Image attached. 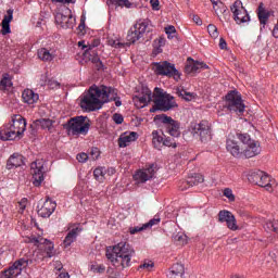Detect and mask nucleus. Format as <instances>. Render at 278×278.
<instances>
[{
  "instance_id": "obj_1",
  "label": "nucleus",
  "mask_w": 278,
  "mask_h": 278,
  "mask_svg": "<svg viewBox=\"0 0 278 278\" xmlns=\"http://www.w3.org/2000/svg\"><path fill=\"white\" fill-rule=\"evenodd\" d=\"M118 92L116 89L108 86L93 85L89 88L88 92L85 93L80 100V108L86 112H97L101 110L104 103L110 101H116Z\"/></svg>"
},
{
  "instance_id": "obj_2",
  "label": "nucleus",
  "mask_w": 278,
  "mask_h": 278,
  "mask_svg": "<svg viewBox=\"0 0 278 278\" xmlns=\"http://www.w3.org/2000/svg\"><path fill=\"white\" fill-rule=\"evenodd\" d=\"M135 255L136 250L129 243L123 241L114 245L112 250H106V257L119 270L129 268L131 266V257Z\"/></svg>"
},
{
  "instance_id": "obj_3",
  "label": "nucleus",
  "mask_w": 278,
  "mask_h": 278,
  "mask_svg": "<svg viewBox=\"0 0 278 278\" xmlns=\"http://www.w3.org/2000/svg\"><path fill=\"white\" fill-rule=\"evenodd\" d=\"M27 129V121L22 115H13L11 122L0 128V140H16Z\"/></svg>"
},
{
  "instance_id": "obj_4",
  "label": "nucleus",
  "mask_w": 278,
  "mask_h": 278,
  "mask_svg": "<svg viewBox=\"0 0 278 278\" xmlns=\"http://www.w3.org/2000/svg\"><path fill=\"white\" fill-rule=\"evenodd\" d=\"M153 103L154 106L150 110V112H168V110H173V108L177 106V103H175L174 98L164 92V89L162 88H154L153 92Z\"/></svg>"
},
{
  "instance_id": "obj_5",
  "label": "nucleus",
  "mask_w": 278,
  "mask_h": 278,
  "mask_svg": "<svg viewBox=\"0 0 278 278\" xmlns=\"http://www.w3.org/2000/svg\"><path fill=\"white\" fill-rule=\"evenodd\" d=\"M87 121L86 116L72 117L63 127L70 136H86L90 131V123Z\"/></svg>"
},
{
  "instance_id": "obj_6",
  "label": "nucleus",
  "mask_w": 278,
  "mask_h": 278,
  "mask_svg": "<svg viewBox=\"0 0 278 278\" xmlns=\"http://www.w3.org/2000/svg\"><path fill=\"white\" fill-rule=\"evenodd\" d=\"M248 181H250V184H254V186L265 188L267 192H273V189L277 186L275 179H271L266 172H262L260 169L250 172L248 175Z\"/></svg>"
},
{
  "instance_id": "obj_7",
  "label": "nucleus",
  "mask_w": 278,
  "mask_h": 278,
  "mask_svg": "<svg viewBox=\"0 0 278 278\" xmlns=\"http://www.w3.org/2000/svg\"><path fill=\"white\" fill-rule=\"evenodd\" d=\"M152 71H154L155 75H160L162 77H173L176 81H179L181 77V74L175 67V64L168 61L152 63Z\"/></svg>"
},
{
  "instance_id": "obj_8",
  "label": "nucleus",
  "mask_w": 278,
  "mask_h": 278,
  "mask_svg": "<svg viewBox=\"0 0 278 278\" xmlns=\"http://www.w3.org/2000/svg\"><path fill=\"white\" fill-rule=\"evenodd\" d=\"M226 108L235 114H243L247 105H244L240 92L232 90L226 94Z\"/></svg>"
},
{
  "instance_id": "obj_9",
  "label": "nucleus",
  "mask_w": 278,
  "mask_h": 278,
  "mask_svg": "<svg viewBox=\"0 0 278 278\" xmlns=\"http://www.w3.org/2000/svg\"><path fill=\"white\" fill-rule=\"evenodd\" d=\"M34 261H27V258H20L15 261L8 269L3 270L0 278H14L21 277L23 270L27 268Z\"/></svg>"
},
{
  "instance_id": "obj_10",
  "label": "nucleus",
  "mask_w": 278,
  "mask_h": 278,
  "mask_svg": "<svg viewBox=\"0 0 278 278\" xmlns=\"http://www.w3.org/2000/svg\"><path fill=\"white\" fill-rule=\"evenodd\" d=\"M157 121L163 123L166 134H169L173 138H179L181 136L179 122L173 119L167 115H156Z\"/></svg>"
},
{
  "instance_id": "obj_11",
  "label": "nucleus",
  "mask_w": 278,
  "mask_h": 278,
  "mask_svg": "<svg viewBox=\"0 0 278 278\" xmlns=\"http://www.w3.org/2000/svg\"><path fill=\"white\" fill-rule=\"evenodd\" d=\"M230 10L233 14V20L237 25H242V23H249V21H251V16L249 15V12L244 8V5H242V1H235L233 4L230 7Z\"/></svg>"
},
{
  "instance_id": "obj_12",
  "label": "nucleus",
  "mask_w": 278,
  "mask_h": 278,
  "mask_svg": "<svg viewBox=\"0 0 278 278\" xmlns=\"http://www.w3.org/2000/svg\"><path fill=\"white\" fill-rule=\"evenodd\" d=\"M28 242L35 244V247H38V249L41 250L47 257H54L55 248L53 245V242L41 237H30L28 239Z\"/></svg>"
},
{
  "instance_id": "obj_13",
  "label": "nucleus",
  "mask_w": 278,
  "mask_h": 278,
  "mask_svg": "<svg viewBox=\"0 0 278 278\" xmlns=\"http://www.w3.org/2000/svg\"><path fill=\"white\" fill-rule=\"evenodd\" d=\"M147 29H149V20H143L137 23L134 26V28H131L128 31V35H127L128 42H131L132 45L135 42H138V40H140V38H142L144 34H147Z\"/></svg>"
},
{
  "instance_id": "obj_14",
  "label": "nucleus",
  "mask_w": 278,
  "mask_h": 278,
  "mask_svg": "<svg viewBox=\"0 0 278 278\" xmlns=\"http://www.w3.org/2000/svg\"><path fill=\"white\" fill-rule=\"evenodd\" d=\"M31 174H33V185L36 188H40L42 186V181H45V165L40 161H36L31 163Z\"/></svg>"
},
{
  "instance_id": "obj_15",
  "label": "nucleus",
  "mask_w": 278,
  "mask_h": 278,
  "mask_svg": "<svg viewBox=\"0 0 278 278\" xmlns=\"http://www.w3.org/2000/svg\"><path fill=\"white\" fill-rule=\"evenodd\" d=\"M55 23L62 27V29H73V27H75V17L71 14V10H66L65 13H56Z\"/></svg>"
},
{
  "instance_id": "obj_16",
  "label": "nucleus",
  "mask_w": 278,
  "mask_h": 278,
  "mask_svg": "<svg viewBox=\"0 0 278 278\" xmlns=\"http://www.w3.org/2000/svg\"><path fill=\"white\" fill-rule=\"evenodd\" d=\"M136 108H147L151 101H153V92L148 87H142L141 94L135 96L132 99Z\"/></svg>"
},
{
  "instance_id": "obj_17",
  "label": "nucleus",
  "mask_w": 278,
  "mask_h": 278,
  "mask_svg": "<svg viewBox=\"0 0 278 278\" xmlns=\"http://www.w3.org/2000/svg\"><path fill=\"white\" fill-rule=\"evenodd\" d=\"M219 223H226L228 229L230 231H238V223L236 220V216H233L232 212L229 211H220L218 213Z\"/></svg>"
},
{
  "instance_id": "obj_18",
  "label": "nucleus",
  "mask_w": 278,
  "mask_h": 278,
  "mask_svg": "<svg viewBox=\"0 0 278 278\" xmlns=\"http://www.w3.org/2000/svg\"><path fill=\"white\" fill-rule=\"evenodd\" d=\"M226 149L233 157H240L242 155V149L236 141V135L230 132L226 140Z\"/></svg>"
},
{
  "instance_id": "obj_19",
  "label": "nucleus",
  "mask_w": 278,
  "mask_h": 278,
  "mask_svg": "<svg viewBox=\"0 0 278 278\" xmlns=\"http://www.w3.org/2000/svg\"><path fill=\"white\" fill-rule=\"evenodd\" d=\"M154 175H155V164H151L147 168L137 172L134 175V179L135 181H138V184H146V181H149V179H153Z\"/></svg>"
},
{
  "instance_id": "obj_20",
  "label": "nucleus",
  "mask_w": 278,
  "mask_h": 278,
  "mask_svg": "<svg viewBox=\"0 0 278 278\" xmlns=\"http://www.w3.org/2000/svg\"><path fill=\"white\" fill-rule=\"evenodd\" d=\"M194 134L200 136L201 142H210V140H212V129L205 122L194 126Z\"/></svg>"
},
{
  "instance_id": "obj_21",
  "label": "nucleus",
  "mask_w": 278,
  "mask_h": 278,
  "mask_svg": "<svg viewBox=\"0 0 278 278\" xmlns=\"http://www.w3.org/2000/svg\"><path fill=\"white\" fill-rule=\"evenodd\" d=\"M36 127H40L43 131H48V134H55L58 129V122L51 118H39L35 122Z\"/></svg>"
},
{
  "instance_id": "obj_22",
  "label": "nucleus",
  "mask_w": 278,
  "mask_h": 278,
  "mask_svg": "<svg viewBox=\"0 0 278 278\" xmlns=\"http://www.w3.org/2000/svg\"><path fill=\"white\" fill-rule=\"evenodd\" d=\"M203 68H210V66L204 62L194 61L192 58L187 59V64L185 66V73H187V75L199 73Z\"/></svg>"
},
{
  "instance_id": "obj_23",
  "label": "nucleus",
  "mask_w": 278,
  "mask_h": 278,
  "mask_svg": "<svg viewBox=\"0 0 278 278\" xmlns=\"http://www.w3.org/2000/svg\"><path fill=\"white\" fill-rule=\"evenodd\" d=\"M55 207H58V204L52 201L51 199H47L40 208H38L37 214L38 216H41V218H49L53 212H55Z\"/></svg>"
},
{
  "instance_id": "obj_24",
  "label": "nucleus",
  "mask_w": 278,
  "mask_h": 278,
  "mask_svg": "<svg viewBox=\"0 0 278 278\" xmlns=\"http://www.w3.org/2000/svg\"><path fill=\"white\" fill-rule=\"evenodd\" d=\"M136 140H138V132H124L118 138V147L125 149V147H129V144H131V142H136Z\"/></svg>"
},
{
  "instance_id": "obj_25",
  "label": "nucleus",
  "mask_w": 278,
  "mask_h": 278,
  "mask_svg": "<svg viewBox=\"0 0 278 278\" xmlns=\"http://www.w3.org/2000/svg\"><path fill=\"white\" fill-rule=\"evenodd\" d=\"M84 56L89 60V62H92V64H96L98 71H101V68H103V63L101 62V59H99L97 51L93 50L91 47L85 50Z\"/></svg>"
},
{
  "instance_id": "obj_26",
  "label": "nucleus",
  "mask_w": 278,
  "mask_h": 278,
  "mask_svg": "<svg viewBox=\"0 0 278 278\" xmlns=\"http://www.w3.org/2000/svg\"><path fill=\"white\" fill-rule=\"evenodd\" d=\"M55 55V50L53 49L40 48L37 50V58L41 60V62H53Z\"/></svg>"
},
{
  "instance_id": "obj_27",
  "label": "nucleus",
  "mask_w": 278,
  "mask_h": 278,
  "mask_svg": "<svg viewBox=\"0 0 278 278\" xmlns=\"http://www.w3.org/2000/svg\"><path fill=\"white\" fill-rule=\"evenodd\" d=\"M261 152L262 148H260V143L256 141L248 143V146L242 149L244 157H255V155H260Z\"/></svg>"
},
{
  "instance_id": "obj_28",
  "label": "nucleus",
  "mask_w": 278,
  "mask_h": 278,
  "mask_svg": "<svg viewBox=\"0 0 278 278\" xmlns=\"http://www.w3.org/2000/svg\"><path fill=\"white\" fill-rule=\"evenodd\" d=\"M184 275H186V267L181 263H176L169 268L167 278H184Z\"/></svg>"
},
{
  "instance_id": "obj_29",
  "label": "nucleus",
  "mask_w": 278,
  "mask_h": 278,
  "mask_svg": "<svg viewBox=\"0 0 278 278\" xmlns=\"http://www.w3.org/2000/svg\"><path fill=\"white\" fill-rule=\"evenodd\" d=\"M12 18H14V10L12 9H9L7 11V15L3 16V20H2V29H1V34L2 36H8V34L11 33V29H10V23H12Z\"/></svg>"
},
{
  "instance_id": "obj_30",
  "label": "nucleus",
  "mask_w": 278,
  "mask_h": 278,
  "mask_svg": "<svg viewBox=\"0 0 278 278\" xmlns=\"http://www.w3.org/2000/svg\"><path fill=\"white\" fill-rule=\"evenodd\" d=\"M22 99L24 103H27L28 105H34V103L38 102L40 96H38V93L34 92V90L31 89H25L22 93Z\"/></svg>"
},
{
  "instance_id": "obj_31",
  "label": "nucleus",
  "mask_w": 278,
  "mask_h": 278,
  "mask_svg": "<svg viewBox=\"0 0 278 278\" xmlns=\"http://www.w3.org/2000/svg\"><path fill=\"white\" fill-rule=\"evenodd\" d=\"M81 232V229L79 227H75L70 232L66 235L64 241H63V247L67 249V247H71L73 242L77 240V237Z\"/></svg>"
},
{
  "instance_id": "obj_32",
  "label": "nucleus",
  "mask_w": 278,
  "mask_h": 278,
  "mask_svg": "<svg viewBox=\"0 0 278 278\" xmlns=\"http://www.w3.org/2000/svg\"><path fill=\"white\" fill-rule=\"evenodd\" d=\"M18 166H23V155L14 153L9 157L7 162V168L12 170V168H18Z\"/></svg>"
},
{
  "instance_id": "obj_33",
  "label": "nucleus",
  "mask_w": 278,
  "mask_h": 278,
  "mask_svg": "<svg viewBox=\"0 0 278 278\" xmlns=\"http://www.w3.org/2000/svg\"><path fill=\"white\" fill-rule=\"evenodd\" d=\"M152 144L154 149H157L159 151H162V147H164V137H162L157 130L152 132Z\"/></svg>"
},
{
  "instance_id": "obj_34",
  "label": "nucleus",
  "mask_w": 278,
  "mask_h": 278,
  "mask_svg": "<svg viewBox=\"0 0 278 278\" xmlns=\"http://www.w3.org/2000/svg\"><path fill=\"white\" fill-rule=\"evenodd\" d=\"M47 258L46 254L42 253L40 248L34 253L33 258H26L27 262H33L29 266H36V264H40L42 260Z\"/></svg>"
},
{
  "instance_id": "obj_35",
  "label": "nucleus",
  "mask_w": 278,
  "mask_h": 278,
  "mask_svg": "<svg viewBox=\"0 0 278 278\" xmlns=\"http://www.w3.org/2000/svg\"><path fill=\"white\" fill-rule=\"evenodd\" d=\"M187 181L192 188L193 186H199V184H203V181H205V178H203V175L201 174H194L193 176L189 177Z\"/></svg>"
},
{
  "instance_id": "obj_36",
  "label": "nucleus",
  "mask_w": 278,
  "mask_h": 278,
  "mask_svg": "<svg viewBox=\"0 0 278 278\" xmlns=\"http://www.w3.org/2000/svg\"><path fill=\"white\" fill-rule=\"evenodd\" d=\"M269 16L270 15L268 14V12H266V10H264V8H262V4H261L258 7V20H260L261 25H266Z\"/></svg>"
},
{
  "instance_id": "obj_37",
  "label": "nucleus",
  "mask_w": 278,
  "mask_h": 278,
  "mask_svg": "<svg viewBox=\"0 0 278 278\" xmlns=\"http://www.w3.org/2000/svg\"><path fill=\"white\" fill-rule=\"evenodd\" d=\"M265 231H274L275 233H278V220H267L264 224Z\"/></svg>"
},
{
  "instance_id": "obj_38",
  "label": "nucleus",
  "mask_w": 278,
  "mask_h": 278,
  "mask_svg": "<svg viewBox=\"0 0 278 278\" xmlns=\"http://www.w3.org/2000/svg\"><path fill=\"white\" fill-rule=\"evenodd\" d=\"M166 45V38L160 37L154 40L153 47L156 53H162V47Z\"/></svg>"
},
{
  "instance_id": "obj_39",
  "label": "nucleus",
  "mask_w": 278,
  "mask_h": 278,
  "mask_svg": "<svg viewBox=\"0 0 278 278\" xmlns=\"http://www.w3.org/2000/svg\"><path fill=\"white\" fill-rule=\"evenodd\" d=\"M105 167H98L93 170V176L97 181H103L105 179Z\"/></svg>"
},
{
  "instance_id": "obj_40",
  "label": "nucleus",
  "mask_w": 278,
  "mask_h": 278,
  "mask_svg": "<svg viewBox=\"0 0 278 278\" xmlns=\"http://www.w3.org/2000/svg\"><path fill=\"white\" fill-rule=\"evenodd\" d=\"M238 139L245 146L251 144V142H255V140L251 139L249 134H238Z\"/></svg>"
},
{
  "instance_id": "obj_41",
  "label": "nucleus",
  "mask_w": 278,
  "mask_h": 278,
  "mask_svg": "<svg viewBox=\"0 0 278 278\" xmlns=\"http://www.w3.org/2000/svg\"><path fill=\"white\" fill-rule=\"evenodd\" d=\"M90 270L92 273H98L99 275H101V274L105 273V265H103V264H92L90 266Z\"/></svg>"
},
{
  "instance_id": "obj_42",
  "label": "nucleus",
  "mask_w": 278,
  "mask_h": 278,
  "mask_svg": "<svg viewBox=\"0 0 278 278\" xmlns=\"http://www.w3.org/2000/svg\"><path fill=\"white\" fill-rule=\"evenodd\" d=\"M10 88H12V80H10L7 77L2 78L1 81H0V90L5 91Z\"/></svg>"
},
{
  "instance_id": "obj_43",
  "label": "nucleus",
  "mask_w": 278,
  "mask_h": 278,
  "mask_svg": "<svg viewBox=\"0 0 278 278\" xmlns=\"http://www.w3.org/2000/svg\"><path fill=\"white\" fill-rule=\"evenodd\" d=\"M174 241L178 244H188V237L184 233H177L174 236Z\"/></svg>"
},
{
  "instance_id": "obj_44",
  "label": "nucleus",
  "mask_w": 278,
  "mask_h": 278,
  "mask_svg": "<svg viewBox=\"0 0 278 278\" xmlns=\"http://www.w3.org/2000/svg\"><path fill=\"white\" fill-rule=\"evenodd\" d=\"M207 31L212 38H218V28L214 24L207 26Z\"/></svg>"
},
{
  "instance_id": "obj_45",
  "label": "nucleus",
  "mask_w": 278,
  "mask_h": 278,
  "mask_svg": "<svg viewBox=\"0 0 278 278\" xmlns=\"http://www.w3.org/2000/svg\"><path fill=\"white\" fill-rule=\"evenodd\" d=\"M114 5H118L119 8H131V2L129 0H113Z\"/></svg>"
},
{
  "instance_id": "obj_46",
  "label": "nucleus",
  "mask_w": 278,
  "mask_h": 278,
  "mask_svg": "<svg viewBox=\"0 0 278 278\" xmlns=\"http://www.w3.org/2000/svg\"><path fill=\"white\" fill-rule=\"evenodd\" d=\"M160 217L155 216L154 218L150 219L148 223L143 224L146 229H151V227L159 225L160 223Z\"/></svg>"
},
{
  "instance_id": "obj_47",
  "label": "nucleus",
  "mask_w": 278,
  "mask_h": 278,
  "mask_svg": "<svg viewBox=\"0 0 278 278\" xmlns=\"http://www.w3.org/2000/svg\"><path fill=\"white\" fill-rule=\"evenodd\" d=\"M177 94H178V97H181L182 99H185V101L192 100V93L187 92L186 90H178Z\"/></svg>"
},
{
  "instance_id": "obj_48",
  "label": "nucleus",
  "mask_w": 278,
  "mask_h": 278,
  "mask_svg": "<svg viewBox=\"0 0 278 278\" xmlns=\"http://www.w3.org/2000/svg\"><path fill=\"white\" fill-rule=\"evenodd\" d=\"M163 147H173V149H175L177 148V142H175V139L167 137L163 139Z\"/></svg>"
},
{
  "instance_id": "obj_49",
  "label": "nucleus",
  "mask_w": 278,
  "mask_h": 278,
  "mask_svg": "<svg viewBox=\"0 0 278 278\" xmlns=\"http://www.w3.org/2000/svg\"><path fill=\"white\" fill-rule=\"evenodd\" d=\"M224 197L229 199V201H236V195H233V191L231 189H229V188H226L224 190Z\"/></svg>"
},
{
  "instance_id": "obj_50",
  "label": "nucleus",
  "mask_w": 278,
  "mask_h": 278,
  "mask_svg": "<svg viewBox=\"0 0 278 278\" xmlns=\"http://www.w3.org/2000/svg\"><path fill=\"white\" fill-rule=\"evenodd\" d=\"M146 229L147 227H144V224H143L142 226L129 228V233L134 236L135 233H139V231H146Z\"/></svg>"
},
{
  "instance_id": "obj_51",
  "label": "nucleus",
  "mask_w": 278,
  "mask_h": 278,
  "mask_svg": "<svg viewBox=\"0 0 278 278\" xmlns=\"http://www.w3.org/2000/svg\"><path fill=\"white\" fill-rule=\"evenodd\" d=\"M99 155H101V151H99V148H92L90 151V157L92 160H99Z\"/></svg>"
},
{
  "instance_id": "obj_52",
  "label": "nucleus",
  "mask_w": 278,
  "mask_h": 278,
  "mask_svg": "<svg viewBox=\"0 0 278 278\" xmlns=\"http://www.w3.org/2000/svg\"><path fill=\"white\" fill-rule=\"evenodd\" d=\"M113 121H114V123H116V125H123V121H125V119L121 114L115 113L113 115Z\"/></svg>"
},
{
  "instance_id": "obj_53",
  "label": "nucleus",
  "mask_w": 278,
  "mask_h": 278,
  "mask_svg": "<svg viewBox=\"0 0 278 278\" xmlns=\"http://www.w3.org/2000/svg\"><path fill=\"white\" fill-rule=\"evenodd\" d=\"M84 29H86V22L81 20L77 27L78 36H84Z\"/></svg>"
},
{
  "instance_id": "obj_54",
  "label": "nucleus",
  "mask_w": 278,
  "mask_h": 278,
  "mask_svg": "<svg viewBox=\"0 0 278 278\" xmlns=\"http://www.w3.org/2000/svg\"><path fill=\"white\" fill-rule=\"evenodd\" d=\"M76 160L80 163L88 162V155L84 152L79 153V154H77Z\"/></svg>"
},
{
  "instance_id": "obj_55",
  "label": "nucleus",
  "mask_w": 278,
  "mask_h": 278,
  "mask_svg": "<svg viewBox=\"0 0 278 278\" xmlns=\"http://www.w3.org/2000/svg\"><path fill=\"white\" fill-rule=\"evenodd\" d=\"M188 188H192L188 180H184L179 182V190L184 192V190H188Z\"/></svg>"
},
{
  "instance_id": "obj_56",
  "label": "nucleus",
  "mask_w": 278,
  "mask_h": 278,
  "mask_svg": "<svg viewBox=\"0 0 278 278\" xmlns=\"http://www.w3.org/2000/svg\"><path fill=\"white\" fill-rule=\"evenodd\" d=\"M153 266H155V264L150 261L148 263H143L142 265H140V268H146L147 270H151V268H153Z\"/></svg>"
},
{
  "instance_id": "obj_57",
  "label": "nucleus",
  "mask_w": 278,
  "mask_h": 278,
  "mask_svg": "<svg viewBox=\"0 0 278 278\" xmlns=\"http://www.w3.org/2000/svg\"><path fill=\"white\" fill-rule=\"evenodd\" d=\"M165 34H177V29L175 28V26L169 25L165 27Z\"/></svg>"
},
{
  "instance_id": "obj_58",
  "label": "nucleus",
  "mask_w": 278,
  "mask_h": 278,
  "mask_svg": "<svg viewBox=\"0 0 278 278\" xmlns=\"http://www.w3.org/2000/svg\"><path fill=\"white\" fill-rule=\"evenodd\" d=\"M106 274L109 275V278H116V270L112 267L108 268Z\"/></svg>"
},
{
  "instance_id": "obj_59",
  "label": "nucleus",
  "mask_w": 278,
  "mask_h": 278,
  "mask_svg": "<svg viewBox=\"0 0 278 278\" xmlns=\"http://www.w3.org/2000/svg\"><path fill=\"white\" fill-rule=\"evenodd\" d=\"M48 86L53 90V88H60V83L55 80H49Z\"/></svg>"
},
{
  "instance_id": "obj_60",
  "label": "nucleus",
  "mask_w": 278,
  "mask_h": 278,
  "mask_svg": "<svg viewBox=\"0 0 278 278\" xmlns=\"http://www.w3.org/2000/svg\"><path fill=\"white\" fill-rule=\"evenodd\" d=\"M152 10H160V0H151Z\"/></svg>"
},
{
  "instance_id": "obj_61",
  "label": "nucleus",
  "mask_w": 278,
  "mask_h": 278,
  "mask_svg": "<svg viewBox=\"0 0 278 278\" xmlns=\"http://www.w3.org/2000/svg\"><path fill=\"white\" fill-rule=\"evenodd\" d=\"M192 21L193 23H195V25H203V21H201V17H199V15H193Z\"/></svg>"
},
{
  "instance_id": "obj_62",
  "label": "nucleus",
  "mask_w": 278,
  "mask_h": 278,
  "mask_svg": "<svg viewBox=\"0 0 278 278\" xmlns=\"http://www.w3.org/2000/svg\"><path fill=\"white\" fill-rule=\"evenodd\" d=\"M219 49H227V41L225 40V38L219 39Z\"/></svg>"
},
{
  "instance_id": "obj_63",
  "label": "nucleus",
  "mask_w": 278,
  "mask_h": 278,
  "mask_svg": "<svg viewBox=\"0 0 278 278\" xmlns=\"http://www.w3.org/2000/svg\"><path fill=\"white\" fill-rule=\"evenodd\" d=\"M54 268H55V270H62V262L56 261V262L54 263Z\"/></svg>"
},
{
  "instance_id": "obj_64",
  "label": "nucleus",
  "mask_w": 278,
  "mask_h": 278,
  "mask_svg": "<svg viewBox=\"0 0 278 278\" xmlns=\"http://www.w3.org/2000/svg\"><path fill=\"white\" fill-rule=\"evenodd\" d=\"M58 278H71L68 273H61Z\"/></svg>"
}]
</instances>
